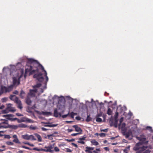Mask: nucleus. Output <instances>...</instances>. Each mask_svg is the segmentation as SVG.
<instances>
[{"instance_id":"50","label":"nucleus","mask_w":153,"mask_h":153,"mask_svg":"<svg viewBox=\"0 0 153 153\" xmlns=\"http://www.w3.org/2000/svg\"><path fill=\"white\" fill-rule=\"evenodd\" d=\"M103 149L105 150L106 151L109 150V149L108 147H105Z\"/></svg>"},{"instance_id":"24","label":"nucleus","mask_w":153,"mask_h":153,"mask_svg":"<svg viewBox=\"0 0 153 153\" xmlns=\"http://www.w3.org/2000/svg\"><path fill=\"white\" fill-rule=\"evenodd\" d=\"M112 113V111L111 109L109 108H108L107 111V114L108 115H111Z\"/></svg>"},{"instance_id":"18","label":"nucleus","mask_w":153,"mask_h":153,"mask_svg":"<svg viewBox=\"0 0 153 153\" xmlns=\"http://www.w3.org/2000/svg\"><path fill=\"white\" fill-rule=\"evenodd\" d=\"M8 128V125L6 124H4L1 123H0V128Z\"/></svg>"},{"instance_id":"45","label":"nucleus","mask_w":153,"mask_h":153,"mask_svg":"<svg viewBox=\"0 0 153 153\" xmlns=\"http://www.w3.org/2000/svg\"><path fill=\"white\" fill-rule=\"evenodd\" d=\"M16 115L18 116H22L23 115L19 113H16Z\"/></svg>"},{"instance_id":"64","label":"nucleus","mask_w":153,"mask_h":153,"mask_svg":"<svg viewBox=\"0 0 153 153\" xmlns=\"http://www.w3.org/2000/svg\"><path fill=\"white\" fill-rule=\"evenodd\" d=\"M93 153H99L98 152H97V151L96 150L93 151Z\"/></svg>"},{"instance_id":"53","label":"nucleus","mask_w":153,"mask_h":153,"mask_svg":"<svg viewBox=\"0 0 153 153\" xmlns=\"http://www.w3.org/2000/svg\"><path fill=\"white\" fill-rule=\"evenodd\" d=\"M123 120V118L122 117L120 120V123L119 124H121Z\"/></svg>"},{"instance_id":"2","label":"nucleus","mask_w":153,"mask_h":153,"mask_svg":"<svg viewBox=\"0 0 153 153\" xmlns=\"http://www.w3.org/2000/svg\"><path fill=\"white\" fill-rule=\"evenodd\" d=\"M14 116V115L12 114H8L3 115V117H5L8 120H9L11 121H14L16 120L19 123H20L21 122H25L26 121H29L30 120L29 119H28L27 120V118L25 117L22 118L20 120H19L17 118L12 117Z\"/></svg>"},{"instance_id":"11","label":"nucleus","mask_w":153,"mask_h":153,"mask_svg":"<svg viewBox=\"0 0 153 153\" xmlns=\"http://www.w3.org/2000/svg\"><path fill=\"white\" fill-rule=\"evenodd\" d=\"M72 127L75 129V131L76 132L82 133V129L77 125H73Z\"/></svg>"},{"instance_id":"40","label":"nucleus","mask_w":153,"mask_h":153,"mask_svg":"<svg viewBox=\"0 0 153 153\" xmlns=\"http://www.w3.org/2000/svg\"><path fill=\"white\" fill-rule=\"evenodd\" d=\"M58 125L57 124H51L50 123V127H56Z\"/></svg>"},{"instance_id":"29","label":"nucleus","mask_w":153,"mask_h":153,"mask_svg":"<svg viewBox=\"0 0 153 153\" xmlns=\"http://www.w3.org/2000/svg\"><path fill=\"white\" fill-rule=\"evenodd\" d=\"M9 111L6 108L4 110L2 111V113L4 114H6L8 113Z\"/></svg>"},{"instance_id":"51","label":"nucleus","mask_w":153,"mask_h":153,"mask_svg":"<svg viewBox=\"0 0 153 153\" xmlns=\"http://www.w3.org/2000/svg\"><path fill=\"white\" fill-rule=\"evenodd\" d=\"M72 144L74 146H75V147H76V148H78V146L77 145H76V144H75V143H72Z\"/></svg>"},{"instance_id":"26","label":"nucleus","mask_w":153,"mask_h":153,"mask_svg":"<svg viewBox=\"0 0 153 153\" xmlns=\"http://www.w3.org/2000/svg\"><path fill=\"white\" fill-rule=\"evenodd\" d=\"M19 127L20 128H26L27 127V126L25 124L22 123L18 125V127Z\"/></svg>"},{"instance_id":"27","label":"nucleus","mask_w":153,"mask_h":153,"mask_svg":"<svg viewBox=\"0 0 153 153\" xmlns=\"http://www.w3.org/2000/svg\"><path fill=\"white\" fill-rule=\"evenodd\" d=\"M77 115L76 113H74L73 112H72L70 114V117L72 118H73L74 117V115Z\"/></svg>"},{"instance_id":"42","label":"nucleus","mask_w":153,"mask_h":153,"mask_svg":"<svg viewBox=\"0 0 153 153\" xmlns=\"http://www.w3.org/2000/svg\"><path fill=\"white\" fill-rule=\"evenodd\" d=\"M22 148H24V149H29V150L31 149L30 148L27 147V146H22Z\"/></svg>"},{"instance_id":"13","label":"nucleus","mask_w":153,"mask_h":153,"mask_svg":"<svg viewBox=\"0 0 153 153\" xmlns=\"http://www.w3.org/2000/svg\"><path fill=\"white\" fill-rule=\"evenodd\" d=\"M86 149L85 151L86 153H92L91 151L94 149V148L90 147H87L85 148Z\"/></svg>"},{"instance_id":"1","label":"nucleus","mask_w":153,"mask_h":153,"mask_svg":"<svg viewBox=\"0 0 153 153\" xmlns=\"http://www.w3.org/2000/svg\"><path fill=\"white\" fill-rule=\"evenodd\" d=\"M27 63L30 64V65L28 66L27 68L25 69V74L28 72H30L29 75L36 73H38L34 74L33 77L36 79L39 82H43L44 80V78L43 76L42 73L39 72V69H41V70L45 72L44 76L46 77V81L45 82H44V83L46 85L48 78L47 76V73L43 67L37 61L32 58L28 59Z\"/></svg>"},{"instance_id":"63","label":"nucleus","mask_w":153,"mask_h":153,"mask_svg":"<svg viewBox=\"0 0 153 153\" xmlns=\"http://www.w3.org/2000/svg\"><path fill=\"white\" fill-rule=\"evenodd\" d=\"M23 151L22 150H20L18 152L19 153H23Z\"/></svg>"},{"instance_id":"32","label":"nucleus","mask_w":153,"mask_h":153,"mask_svg":"<svg viewBox=\"0 0 153 153\" xmlns=\"http://www.w3.org/2000/svg\"><path fill=\"white\" fill-rule=\"evenodd\" d=\"M82 134L81 132H79L78 133H73L71 134V136H76L78 134Z\"/></svg>"},{"instance_id":"34","label":"nucleus","mask_w":153,"mask_h":153,"mask_svg":"<svg viewBox=\"0 0 153 153\" xmlns=\"http://www.w3.org/2000/svg\"><path fill=\"white\" fill-rule=\"evenodd\" d=\"M118 116V113L116 112L115 113V115L114 116V118L115 119H116L117 118Z\"/></svg>"},{"instance_id":"20","label":"nucleus","mask_w":153,"mask_h":153,"mask_svg":"<svg viewBox=\"0 0 153 153\" xmlns=\"http://www.w3.org/2000/svg\"><path fill=\"white\" fill-rule=\"evenodd\" d=\"M35 135L38 138V140L39 142L42 141V139L40 135L37 133L35 134Z\"/></svg>"},{"instance_id":"47","label":"nucleus","mask_w":153,"mask_h":153,"mask_svg":"<svg viewBox=\"0 0 153 153\" xmlns=\"http://www.w3.org/2000/svg\"><path fill=\"white\" fill-rule=\"evenodd\" d=\"M140 140L141 141H143V142H144V141H145L146 140V139L145 138H140Z\"/></svg>"},{"instance_id":"3","label":"nucleus","mask_w":153,"mask_h":153,"mask_svg":"<svg viewBox=\"0 0 153 153\" xmlns=\"http://www.w3.org/2000/svg\"><path fill=\"white\" fill-rule=\"evenodd\" d=\"M141 144L140 143H137L136 146L134 147V149L137 151V153H150L149 150L145 151L146 147L144 146H140Z\"/></svg>"},{"instance_id":"28","label":"nucleus","mask_w":153,"mask_h":153,"mask_svg":"<svg viewBox=\"0 0 153 153\" xmlns=\"http://www.w3.org/2000/svg\"><path fill=\"white\" fill-rule=\"evenodd\" d=\"M54 135L53 134L47 135V137H48V138L51 140H52L53 139L52 137Z\"/></svg>"},{"instance_id":"55","label":"nucleus","mask_w":153,"mask_h":153,"mask_svg":"<svg viewBox=\"0 0 153 153\" xmlns=\"http://www.w3.org/2000/svg\"><path fill=\"white\" fill-rule=\"evenodd\" d=\"M41 129H42V130L43 131H46L48 130V129H47L45 128H44V127H42L41 128Z\"/></svg>"},{"instance_id":"17","label":"nucleus","mask_w":153,"mask_h":153,"mask_svg":"<svg viewBox=\"0 0 153 153\" xmlns=\"http://www.w3.org/2000/svg\"><path fill=\"white\" fill-rule=\"evenodd\" d=\"M26 102L28 105H30L31 103V101L30 98L27 96L26 98Z\"/></svg>"},{"instance_id":"33","label":"nucleus","mask_w":153,"mask_h":153,"mask_svg":"<svg viewBox=\"0 0 153 153\" xmlns=\"http://www.w3.org/2000/svg\"><path fill=\"white\" fill-rule=\"evenodd\" d=\"M96 121L97 122H101L102 121V119L100 118L97 117Z\"/></svg>"},{"instance_id":"59","label":"nucleus","mask_w":153,"mask_h":153,"mask_svg":"<svg viewBox=\"0 0 153 153\" xmlns=\"http://www.w3.org/2000/svg\"><path fill=\"white\" fill-rule=\"evenodd\" d=\"M5 107L4 105H2L0 107V109H2L4 108Z\"/></svg>"},{"instance_id":"19","label":"nucleus","mask_w":153,"mask_h":153,"mask_svg":"<svg viewBox=\"0 0 153 153\" xmlns=\"http://www.w3.org/2000/svg\"><path fill=\"white\" fill-rule=\"evenodd\" d=\"M61 115V114H59L58 112V111L56 109L54 110V117H58L59 116V115Z\"/></svg>"},{"instance_id":"49","label":"nucleus","mask_w":153,"mask_h":153,"mask_svg":"<svg viewBox=\"0 0 153 153\" xmlns=\"http://www.w3.org/2000/svg\"><path fill=\"white\" fill-rule=\"evenodd\" d=\"M86 138V137H82V138H79V140H85V138Z\"/></svg>"},{"instance_id":"39","label":"nucleus","mask_w":153,"mask_h":153,"mask_svg":"<svg viewBox=\"0 0 153 153\" xmlns=\"http://www.w3.org/2000/svg\"><path fill=\"white\" fill-rule=\"evenodd\" d=\"M39 150H40V151L47 152V149L46 148L44 149L41 148L39 149Z\"/></svg>"},{"instance_id":"48","label":"nucleus","mask_w":153,"mask_h":153,"mask_svg":"<svg viewBox=\"0 0 153 153\" xmlns=\"http://www.w3.org/2000/svg\"><path fill=\"white\" fill-rule=\"evenodd\" d=\"M102 115V113H99L97 114L96 116V117H101Z\"/></svg>"},{"instance_id":"38","label":"nucleus","mask_w":153,"mask_h":153,"mask_svg":"<svg viewBox=\"0 0 153 153\" xmlns=\"http://www.w3.org/2000/svg\"><path fill=\"white\" fill-rule=\"evenodd\" d=\"M77 142L78 143H81L83 144H84L85 143V142L84 141H82V140H79L77 141Z\"/></svg>"},{"instance_id":"22","label":"nucleus","mask_w":153,"mask_h":153,"mask_svg":"<svg viewBox=\"0 0 153 153\" xmlns=\"http://www.w3.org/2000/svg\"><path fill=\"white\" fill-rule=\"evenodd\" d=\"M123 134L125 136L126 138H128L130 135V134L128 132H126V131H123Z\"/></svg>"},{"instance_id":"9","label":"nucleus","mask_w":153,"mask_h":153,"mask_svg":"<svg viewBox=\"0 0 153 153\" xmlns=\"http://www.w3.org/2000/svg\"><path fill=\"white\" fill-rule=\"evenodd\" d=\"M22 76V75H21L20 77L17 79L16 77H14L13 78V85H18L20 83V78Z\"/></svg>"},{"instance_id":"36","label":"nucleus","mask_w":153,"mask_h":153,"mask_svg":"<svg viewBox=\"0 0 153 153\" xmlns=\"http://www.w3.org/2000/svg\"><path fill=\"white\" fill-rule=\"evenodd\" d=\"M30 128L32 130H35L37 128V127L36 126H30Z\"/></svg>"},{"instance_id":"56","label":"nucleus","mask_w":153,"mask_h":153,"mask_svg":"<svg viewBox=\"0 0 153 153\" xmlns=\"http://www.w3.org/2000/svg\"><path fill=\"white\" fill-rule=\"evenodd\" d=\"M68 114H67L63 115L62 116L63 118H65L66 117L68 116Z\"/></svg>"},{"instance_id":"10","label":"nucleus","mask_w":153,"mask_h":153,"mask_svg":"<svg viewBox=\"0 0 153 153\" xmlns=\"http://www.w3.org/2000/svg\"><path fill=\"white\" fill-rule=\"evenodd\" d=\"M7 106L6 108L9 112H13L16 111V109L12 107L11 106V104L9 103L7 104Z\"/></svg>"},{"instance_id":"12","label":"nucleus","mask_w":153,"mask_h":153,"mask_svg":"<svg viewBox=\"0 0 153 153\" xmlns=\"http://www.w3.org/2000/svg\"><path fill=\"white\" fill-rule=\"evenodd\" d=\"M126 123H122L121 124H119V126H120L122 129V131H126Z\"/></svg>"},{"instance_id":"57","label":"nucleus","mask_w":153,"mask_h":153,"mask_svg":"<svg viewBox=\"0 0 153 153\" xmlns=\"http://www.w3.org/2000/svg\"><path fill=\"white\" fill-rule=\"evenodd\" d=\"M13 137L14 138V139H16V138H18L17 136L16 135L14 134L13 136Z\"/></svg>"},{"instance_id":"37","label":"nucleus","mask_w":153,"mask_h":153,"mask_svg":"<svg viewBox=\"0 0 153 153\" xmlns=\"http://www.w3.org/2000/svg\"><path fill=\"white\" fill-rule=\"evenodd\" d=\"M54 150L56 152H58L59 151V149L57 147H55L54 148Z\"/></svg>"},{"instance_id":"25","label":"nucleus","mask_w":153,"mask_h":153,"mask_svg":"<svg viewBox=\"0 0 153 153\" xmlns=\"http://www.w3.org/2000/svg\"><path fill=\"white\" fill-rule=\"evenodd\" d=\"M92 118L90 117V115H88L86 121L87 122H89L91 121Z\"/></svg>"},{"instance_id":"43","label":"nucleus","mask_w":153,"mask_h":153,"mask_svg":"<svg viewBox=\"0 0 153 153\" xmlns=\"http://www.w3.org/2000/svg\"><path fill=\"white\" fill-rule=\"evenodd\" d=\"M46 125L44 126L45 127H50V123H47Z\"/></svg>"},{"instance_id":"7","label":"nucleus","mask_w":153,"mask_h":153,"mask_svg":"<svg viewBox=\"0 0 153 153\" xmlns=\"http://www.w3.org/2000/svg\"><path fill=\"white\" fill-rule=\"evenodd\" d=\"M22 137L27 140H36L33 135H29L27 134L22 135Z\"/></svg>"},{"instance_id":"52","label":"nucleus","mask_w":153,"mask_h":153,"mask_svg":"<svg viewBox=\"0 0 153 153\" xmlns=\"http://www.w3.org/2000/svg\"><path fill=\"white\" fill-rule=\"evenodd\" d=\"M67 131L68 132H70L73 131V130L72 129H68Z\"/></svg>"},{"instance_id":"44","label":"nucleus","mask_w":153,"mask_h":153,"mask_svg":"<svg viewBox=\"0 0 153 153\" xmlns=\"http://www.w3.org/2000/svg\"><path fill=\"white\" fill-rule=\"evenodd\" d=\"M33 150H36V151H40L39 149V148H37V147H35V148H33Z\"/></svg>"},{"instance_id":"30","label":"nucleus","mask_w":153,"mask_h":153,"mask_svg":"<svg viewBox=\"0 0 153 153\" xmlns=\"http://www.w3.org/2000/svg\"><path fill=\"white\" fill-rule=\"evenodd\" d=\"M7 100V98L6 97L3 98L1 99V101L2 102H6Z\"/></svg>"},{"instance_id":"14","label":"nucleus","mask_w":153,"mask_h":153,"mask_svg":"<svg viewBox=\"0 0 153 153\" xmlns=\"http://www.w3.org/2000/svg\"><path fill=\"white\" fill-rule=\"evenodd\" d=\"M26 94L23 90H22L19 94V96L20 98L23 99L25 98Z\"/></svg>"},{"instance_id":"16","label":"nucleus","mask_w":153,"mask_h":153,"mask_svg":"<svg viewBox=\"0 0 153 153\" xmlns=\"http://www.w3.org/2000/svg\"><path fill=\"white\" fill-rule=\"evenodd\" d=\"M8 128H10L12 129H16L18 128V125H8Z\"/></svg>"},{"instance_id":"6","label":"nucleus","mask_w":153,"mask_h":153,"mask_svg":"<svg viewBox=\"0 0 153 153\" xmlns=\"http://www.w3.org/2000/svg\"><path fill=\"white\" fill-rule=\"evenodd\" d=\"M13 88V85H11L8 87L5 86H1L0 90V95L4 93H6L10 92Z\"/></svg>"},{"instance_id":"8","label":"nucleus","mask_w":153,"mask_h":153,"mask_svg":"<svg viewBox=\"0 0 153 153\" xmlns=\"http://www.w3.org/2000/svg\"><path fill=\"white\" fill-rule=\"evenodd\" d=\"M55 143H53L51 144L50 145L48 146H45V148L46 149L47 152H49L51 153L53 152L54 150H52L53 149L54 147Z\"/></svg>"},{"instance_id":"4","label":"nucleus","mask_w":153,"mask_h":153,"mask_svg":"<svg viewBox=\"0 0 153 153\" xmlns=\"http://www.w3.org/2000/svg\"><path fill=\"white\" fill-rule=\"evenodd\" d=\"M9 98L10 100L13 101L15 103L17 104L18 107L19 108L21 109L23 108L21 102L18 97L16 96L15 95H11L10 96Z\"/></svg>"},{"instance_id":"62","label":"nucleus","mask_w":153,"mask_h":153,"mask_svg":"<svg viewBox=\"0 0 153 153\" xmlns=\"http://www.w3.org/2000/svg\"><path fill=\"white\" fill-rule=\"evenodd\" d=\"M95 150L97 151V152H100V149L99 148L96 149Z\"/></svg>"},{"instance_id":"61","label":"nucleus","mask_w":153,"mask_h":153,"mask_svg":"<svg viewBox=\"0 0 153 153\" xmlns=\"http://www.w3.org/2000/svg\"><path fill=\"white\" fill-rule=\"evenodd\" d=\"M23 143L24 144H27V145H29V143L27 142H24Z\"/></svg>"},{"instance_id":"58","label":"nucleus","mask_w":153,"mask_h":153,"mask_svg":"<svg viewBox=\"0 0 153 153\" xmlns=\"http://www.w3.org/2000/svg\"><path fill=\"white\" fill-rule=\"evenodd\" d=\"M147 129L151 130L152 129V127L150 126H147L146 128Z\"/></svg>"},{"instance_id":"60","label":"nucleus","mask_w":153,"mask_h":153,"mask_svg":"<svg viewBox=\"0 0 153 153\" xmlns=\"http://www.w3.org/2000/svg\"><path fill=\"white\" fill-rule=\"evenodd\" d=\"M76 120H80V117H76Z\"/></svg>"},{"instance_id":"21","label":"nucleus","mask_w":153,"mask_h":153,"mask_svg":"<svg viewBox=\"0 0 153 153\" xmlns=\"http://www.w3.org/2000/svg\"><path fill=\"white\" fill-rule=\"evenodd\" d=\"M91 143L94 146H97L99 144V143L95 140H93L91 141Z\"/></svg>"},{"instance_id":"46","label":"nucleus","mask_w":153,"mask_h":153,"mask_svg":"<svg viewBox=\"0 0 153 153\" xmlns=\"http://www.w3.org/2000/svg\"><path fill=\"white\" fill-rule=\"evenodd\" d=\"M13 93L16 94H19V92L17 90H15L13 92Z\"/></svg>"},{"instance_id":"23","label":"nucleus","mask_w":153,"mask_h":153,"mask_svg":"<svg viewBox=\"0 0 153 153\" xmlns=\"http://www.w3.org/2000/svg\"><path fill=\"white\" fill-rule=\"evenodd\" d=\"M13 142L17 144H20L21 143V142L19 141L18 138L14 139L13 140Z\"/></svg>"},{"instance_id":"15","label":"nucleus","mask_w":153,"mask_h":153,"mask_svg":"<svg viewBox=\"0 0 153 153\" xmlns=\"http://www.w3.org/2000/svg\"><path fill=\"white\" fill-rule=\"evenodd\" d=\"M0 121L1 123L4 124H6V125H9L8 122L7 120L5 119H0Z\"/></svg>"},{"instance_id":"41","label":"nucleus","mask_w":153,"mask_h":153,"mask_svg":"<svg viewBox=\"0 0 153 153\" xmlns=\"http://www.w3.org/2000/svg\"><path fill=\"white\" fill-rule=\"evenodd\" d=\"M66 151L68 152H72V150L69 148H67L66 149Z\"/></svg>"},{"instance_id":"5","label":"nucleus","mask_w":153,"mask_h":153,"mask_svg":"<svg viewBox=\"0 0 153 153\" xmlns=\"http://www.w3.org/2000/svg\"><path fill=\"white\" fill-rule=\"evenodd\" d=\"M42 85V84L40 83H37L36 85L33 86V89H30V92L28 93L29 95H30L32 97H34L35 95V93L37 92V88L40 87Z\"/></svg>"},{"instance_id":"35","label":"nucleus","mask_w":153,"mask_h":153,"mask_svg":"<svg viewBox=\"0 0 153 153\" xmlns=\"http://www.w3.org/2000/svg\"><path fill=\"white\" fill-rule=\"evenodd\" d=\"M100 137H104L105 136V134L104 133H101L99 134Z\"/></svg>"},{"instance_id":"54","label":"nucleus","mask_w":153,"mask_h":153,"mask_svg":"<svg viewBox=\"0 0 153 153\" xmlns=\"http://www.w3.org/2000/svg\"><path fill=\"white\" fill-rule=\"evenodd\" d=\"M101 131H103L105 132H107L108 131V130L107 129H102L101 130Z\"/></svg>"},{"instance_id":"31","label":"nucleus","mask_w":153,"mask_h":153,"mask_svg":"<svg viewBox=\"0 0 153 153\" xmlns=\"http://www.w3.org/2000/svg\"><path fill=\"white\" fill-rule=\"evenodd\" d=\"M6 144L8 145H13L14 143L13 142L10 141H7L6 142Z\"/></svg>"}]
</instances>
